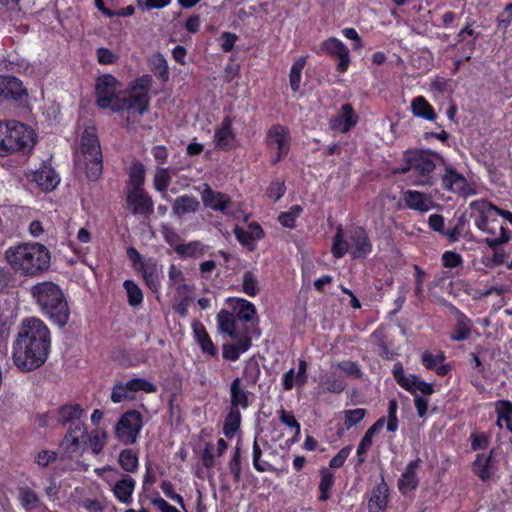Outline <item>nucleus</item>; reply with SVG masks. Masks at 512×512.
<instances>
[{"instance_id": "1", "label": "nucleus", "mask_w": 512, "mask_h": 512, "mask_svg": "<svg viewBox=\"0 0 512 512\" xmlns=\"http://www.w3.org/2000/svg\"><path fill=\"white\" fill-rule=\"evenodd\" d=\"M51 344L50 331L39 318L30 317L21 322L13 344V362L22 371H32L47 359Z\"/></svg>"}, {"instance_id": "2", "label": "nucleus", "mask_w": 512, "mask_h": 512, "mask_svg": "<svg viewBox=\"0 0 512 512\" xmlns=\"http://www.w3.org/2000/svg\"><path fill=\"white\" fill-rule=\"evenodd\" d=\"M120 88L114 76L105 74L98 77L95 84L96 103L101 109L109 108L113 112L126 111L128 120L134 122L148 109V89L145 86H136L127 95L121 96L118 93Z\"/></svg>"}, {"instance_id": "3", "label": "nucleus", "mask_w": 512, "mask_h": 512, "mask_svg": "<svg viewBox=\"0 0 512 512\" xmlns=\"http://www.w3.org/2000/svg\"><path fill=\"white\" fill-rule=\"evenodd\" d=\"M5 258L13 269L27 276L37 275L50 264L49 251L39 243L11 246L5 251Z\"/></svg>"}, {"instance_id": "4", "label": "nucleus", "mask_w": 512, "mask_h": 512, "mask_svg": "<svg viewBox=\"0 0 512 512\" xmlns=\"http://www.w3.org/2000/svg\"><path fill=\"white\" fill-rule=\"evenodd\" d=\"M32 297L40 307L42 313L54 324L64 327L70 311L61 289L53 282H41L32 286Z\"/></svg>"}, {"instance_id": "5", "label": "nucleus", "mask_w": 512, "mask_h": 512, "mask_svg": "<svg viewBox=\"0 0 512 512\" xmlns=\"http://www.w3.org/2000/svg\"><path fill=\"white\" fill-rule=\"evenodd\" d=\"M442 157L431 151H415L407 158L409 169L416 175L414 184L417 186H432L435 178L432 176L437 161Z\"/></svg>"}, {"instance_id": "6", "label": "nucleus", "mask_w": 512, "mask_h": 512, "mask_svg": "<svg viewBox=\"0 0 512 512\" xmlns=\"http://www.w3.org/2000/svg\"><path fill=\"white\" fill-rule=\"evenodd\" d=\"M81 151L84 155L86 175L96 180L102 173V153L94 128L86 129L81 136Z\"/></svg>"}, {"instance_id": "7", "label": "nucleus", "mask_w": 512, "mask_h": 512, "mask_svg": "<svg viewBox=\"0 0 512 512\" xmlns=\"http://www.w3.org/2000/svg\"><path fill=\"white\" fill-rule=\"evenodd\" d=\"M5 156L14 152L30 151L35 144V132L15 120L6 122Z\"/></svg>"}, {"instance_id": "8", "label": "nucleus", "mask_w": 512, "mask_h": 512, "mask_svg": "<svg viewBox=\"0 0 512 512\" xmlns=\"http://www.w3.org/2000/svg\"><path fill=\"white\" fill-rule=\"evenodd\" d=\"M143 427V419L140 412L130 410L124 413L115 427L116 438L124 445H132L137 441Z\"/></svg>"}, {"instance_id": "9", "label": "nucleus", "mask_w": 512, "mask_h": 512, "mask_svg": "<svg viewBox=\"0 0 512 512\" xmlns=\"http://www.w3.org/2000/svg\"><path fill=\"white\" fill-rule=\"evenodd\" d=\"M442 185L444 189L463 197L476 194L474 185L469 183L462 174L450 165L445 168V173L442 176Z\"/></svg>"}, {"instance_id": "10", "label": "nucleus", "mask_w": 512, "mask_h": 512, "mask_svg": "<svg viewBox=\"0 0 512 512\" xmlns=\"http://www.w3.org/2000/svg\"><path fill=\"white\" fill-rule=\"evenodd\" d=\"M87 428L84 423H72L65 433L61 447L69 455L81 454L85 449Z\"/></svg>"}, {"instance_id": "11", "label": "nucleus", "mask_w": 512, "mask_h": 512, "mask_svg": "<svg viewBox=\"0 0 512 512\" xmlns=\"http://www.w3.org/2000/svg\"><path fill=\"white\" fill-rule=\"evenodd\" d=\"M266 140L268 146L276 151V157L273 159L274 163L281 161L287 156L291 144V137L287 128L281 125L271 127Z\"/></svg>"}, {"instance_id": "12", "label": "nucleus", "mask_w": 512, "mask_h": 512, "mask_svg": "<svg viewBox=\"0 0 512 512\" xmlns=\"http://www.w3.org/2000/svg\"><path fill=\"white\" fill-rule=\"evenodd\" d=\"M319 52H325L336 59L338 61L336 69L340 73H345L348 70L351 61L349 49L338 38L330 37L323 41Z\"/></svg>"}, {"instance_id": "13", "label": "nucleus", "mask_w": 512, "mask_h": 512, "mask_svg": "<svg viewBox=\"0 0 512 512\" xmlns=\"http://www.w3.org/2000/svg\"><path fill=\"white\" fill-rule=\"evenodd\" d=\"M393 376L396 382L406 391L416 394L421 392L424 395H430L433 393V387L431 384L424 382L418 376L409 374L405 375L401 364H395L393 368Z\"/></svg>"}, {"instance_id": "14", "label": "nucleus", "mask_w": 512, "mask_h": 512, "mask_svg": "<svg viewBox=\"0 0 512 512\" xmlns=\"http://www.w3.org/2000/svg\"><path fill=\"white\" fill-rule=\"evenodd\" d=\"M26 176L30 182L35 183L45 192L54 190L60 182L58 174L49 165H42L36 170H31Z\"/></svg>"}, {"instance_id": "15", "label": "nucleus", "mask_w": 512, "mask_h": 512, "mask_svg": "<svg viewBox=\"0 0 512 512\" xmlns=\"http://www.w3.org/2000/svg\"><path fill=\"white\" fill-rule=\"evenodd\" d=\"M496 224L497 223L494 220L486 224L481 222L478 228L480 231L487 234V237L484 239V243L491 249H496V247L508 243L511 239L508 229L503 225L497 227Z\"/></svg>"}, {"instance_id": "16", "label": "nucleus", "mask_w": 512, "mask_h": 512, "mask_svg": "<svg viewBox=\"0 0 512 512\" xmlns=\"http://www.w3.org/2000/svg\"><path fill=\"white\" fill-rule=\"evenodd\" d=\"M126 193L127 207L133 214L146 215L153 212V201L144 189Z\"/></svg>"}, {"instance_id": "17", "label": "nucleus", "mask_w": 512, "mask_h": 512, "mask_svg": "<svg viewBox=\"0 0 512 512\" xmlns=\"http://www.w3.org/2000/svg\"><path fill=\"white\" fill-rule=\"evenodd\" d=\"M402 199L406 207L421 213L428 212L435 206L430 194L416 190L404 191Z\"/></svg>"}, {"instance_id": "18", "label": "nucleus", "mask_w": 512, "mask_h": 512, "mask_svg": "<svg viewBox=\"0 0 512 512\" xmlns=\"http://www.w3.org/2000/svg\"><path fill=\"white\" fill-rule=\"evenodd\" d=\"M350 251L353 257H366L372 250L367 233L362 228H354L349 233Z\"/></svg>"}, {"instance_id": "19", "label": "nucleus", "mask_w": 512, "mask_h": 512, "mask_svg": "<svg viewBox=\"0 0 512 512\" xmlns=\"http://www.w3.org/2000/svg\"><path fill=\"white\" fill-rule=\"evenodd\" d=\"M357 115L350 104H344L341 106L338 114L331 119L330 127L332 130L347 133L357 123Z\"/></svg>"}, {"instance_id": "20", "label": "nucleus", "mask_w": 512, "mask_h": 512, "mask_svg": "<svg viewBox=\"0 0 512 512\" xmlns=\"http://www.w3.org/2000/svg\"><path fill=\"white\" fill-rule=\"evenodd\" d=\"M168 286L174 290L179 297L191 299L190 296L193 292V287L185 280L182 270L175 265L169 267Z\"/></svg>"}, {"instance_id": "21", "label": "nucleus", "mask_w": 512, "mask_h": 512, "mask_svg": "<svg viewBox=\"0 0 512 512\" xmlns=\"http://www.w3.org/2000/svg\"><path fill=\"white\" fill-rule=\"evenodd\" d=\"M201 199L206 207L221 212H225L231 203L228 195L213 191L208 184L203 185Z\"/></svg>"}, {"instance_id": "22", "label": "nucleus", "mask_w": 512, "mask_h": 512, "mask_svg": "<svg viewBox=\"0 0 512 512\" xmlns=\"http://www.w3.org/2000/svg\"><path fill=\"white\" fill-rule=\"evenodd\" d=\"M470 208L472 211V217L474 218L475 226L477 228H479V224L481 222L486 224L490 221H493V214H497V210H500V208L494 206L492 203L485 199L472 201L470 203Z\"/></svg>"}, {"instance_id": "23", "label": "nucleus", "mask_w": 512, "mask_h": 512, "mask_svg": "<svg viewBox=\"0 0 512 512\" xmlns=\"http://www.w3.org/2000/svg\"><path fill=\"white\" fill-rule=\"evenodd\" d=\"M307 362L304 359H299L298 370L294 368L289 369L284 373L282 378V386L285 391L292 390L295 386H303L307 382Z\"/></svg>"}, {"instance_id": "24", "label": "nucleus", "mask_w": 512, "mask_h": 512, "mask_svg": "<svg viewBox=\"0 0 512 512\" xmlns=\"http://www.w3.org/2000/svg\"><path fill=\"white\" fill-rule=\"evenodd\" d=\"M385 424L384 418H379L364 434L363 438L361 439L357 450H356V457L357 461L355 466H361L365 462V454L370 449L372 445V438L373 436L381 431Z\"/></svg>"}, {"instance_id": "25", "label": "nucleus", "mask_w": 512, "mask_h": 512, "mask_svg": "<svg viewBox=\"0 0 512 512\" xmlns=\"http://www.w3.org/2000/svg\"><path fill=\"white\" fill-rule=\"evenodd\" d=\"M84 410L79 404H65L57 408L54 417L57 423L67 425L72 423H81L79 420L83 416Z\"/></svg>"}, {"instance_id": "26", "label": "nucleus", "mask_w": 512, "mask_h": 512, "mask_svg": "<svg viewBox=\"0 0 512 512\" xmlns=\"http://www.w3.org/2000/svg\"><path fill=\"white\" fill-rule=\"evenodd\" d=\"M235 133L232 130V120L225 117L218 129L214 133V143L216 147L227 150L234 145Z\"/></svg>"}, {"instance_id": "27", "label": "nucleus", "mask_w": 512, "mask_h": 512, "mask_svg": "<svg viewBox=\"0 0 512 512\" xmlns=\"http://www.w3.org/2000/svg\"><path fill=\"white\" fill-rule=\"evenodd\" d=\"M25 93L22 82L13 76H0V100L18 99Z\"/></svg>"}, {"instance_id": "28", "label": "nucleus", "mask_w": 512, "mask_h": 512, "mask_svg": "<svg viewBox=\"0 0 512 512\" xmlns=\"http://www.w3.org/2000/svg\"><path fill=\"white\" fill-rule=\"evenodd\" d=\"M249 392L242 386L240 378H235L230 385V409L240 411L249 406Z\"/></svg>"}, {"instance_id": "29", "label": "nucleus", "mask_w": 512, "mask_h": 512, "mask_svg": "<svg viewBox=\"0 0 512 512\" xmlns=\"http://www.w3.org/2000/svg\"><path fill=\"white\" fill-rule=\"evenodd\" d=\"M136 482L129 475H123L114 485H112V491L114 496L124 504H130L132 502V494L135 489Z\"/></svg>"}, {"instance_id": "30", "label": "nucleus", "mask_w": 512, "mask_h": 512, "mask_svg": "<svg viewBox=\"0 0 512 512\" xmlns=\"http://www.w3.org/2000/svg\"><path fill=\"white\" fill-rule=\"evenodd\" d=\"M234 234L237 240L249 249H254L255 242L262 238L263 230L257 223H252L247 229L236 226Z\"/></svg>"}, {"instance_id": "31", "label": "nucleus", "mask_w": 512, "mask_h": 512, "mask_svg": "<svg viewBox=\"0 0 512 512\" xmlns=\"http://www.w3.org/2000/svg\"><path fill=\"white\" fill-rule=\"evenodd\" d=\"M420 466V460L411 461L405 471L402 473L399 481L398 487L402 493H408L414 489H416L418 485L417 478V470Z\"/></svg>"}, {"instance_id": "32", "label": "nucleus", "mask_w": 512, "mask_h": 512, "mask_svg": "<svg viewBox=\"0 0 512 512\" xmlns=\"http://www.w3.org/2000/svg\"><path fill=\"white\" fill-rule=\"evenodd\" d=\"M192 330L197 343L201 347L202 352L210 356H216L217 350L211 341L204 325L200 321L195 320L192 322Z\"/></svg>"}, {"instance_id": "33", "label": "nucleus", "mask_w": 512, "mask_h": 512, "mask_svg": "<svg viewBox=\"0 0 512 512\" xmlns=\"http://www.w3.org/2000/svg\"><path fill=\"white\" fill-rule=\"evenodd\" d=\"M250 346L251 339L249 336L238 337L236 343L223 345V358L229 361H236Z\"/></svg>"}, {"instance_id": "34", "label": "nucleus", "mask_w": 512, "mask_h": 512, "mask_svg": "<svg viewBox=\"0 0 512 512\" xmlns=\"http://www.w3.org/2000/svg\"><path fill=\"white\" fill-rule=\"evenodd\" d=\"M108 433L103 428H96L92 430L89 434L87 433V437L85 440V445H87L91 452L94 455L100 454L105 445L107 444Z\"/></svg>"}, {"instance_id": "35", "label": "nucleus", "mask_w": 512, "mask_h": 512, "mask_svg": "<svg viewBox=\"0 0 512 512\" xmlns=\"http://www.w3.org/2000/svg\"><path fill=\"white\" fill-rule=\"evenodd\" d=\"M217 322L219 329L223 332L229 335L232 339H237L238 337L244 336L243 334H240L236 329V317L226 311L221 310L217 315Z\"/></svg>"}, {"instance_id": "36", "label": "nucleus", "mask_w": 512, "mask_h": 512, "mask_svg": "<svg viewBox=\"0 0 512 512\" xmlns=\"http://www.w3.org/2000/svg\"><path fill=\"white\" fill-rule=\"evenodd\" d=\"M497 413L496 425L502 429L506 427L512 432V403L507 400H499L495 403Z\"/></svg>"}, {"instance_id": "37", "label": "nucleus", "mask_w": 512, "mask_h": 512, "mask_svg": "<svg viewBox=\"0 0 512 512\" xmlns=\"http://www.w3.org/2000/svg\"><path fill=\"white\" fill-rule=\"evenodd\" d=\"M388 487L386 484H379L372 492L368 502L369 512H384L387 505Z\"/></svg>"}, {"instance_id": "38", "label": "nucleus", "mask_w": 512, "mask_h": 512, "mask_svg": "<svg viewBox=\"0 0 512 512\" xmlns=\"http://www.w3.org/2000/svg\"><path fill=\"white\" fill-rule=\"evenodd\" d=\"M199 201L194 196L183 195L175 199L172 211L177 216L194 213L199 208Z\"/></svg>"}, {"instance_id": "39", "label": "nucleus", "mask_w": 512, "mask_h": 512, "mask_svg": "<svg viewBox=\"0 0 512 512\" xmlns=\"http://www.w3.org/2000/svg\"><path fill=\"white\" fill-rule=\"evenodd\" d=\"M411 110L414 116L428 121L436 119V113L430 103L423 97L418 96L411 102Z\"/></svg>"}, {"instance_id": "40", "label": "nucleus", "mask_w": 512, "mask_h": 512, "mask_svg": "<svg viewBox=\"0 0 512 512\" xmlns=\"http://www.w3.org/2000/svg\"><path fill=\"white\" fill-rule=\"evenodd\" d=\"M209 250V247L202 244L199 241H192L189 243H182L181 245H176V253L181 257H192L199 258L204 256Z\"/></svg>"}, {"instance_id": "41", "label": "nucleus", "mask_w": 512, "mask_h": 512, "mask_svg": "<svg viewBox=\"0 0 512 512\" xmlns=\"http://www.w3.org/2000/svg\"><path fill=\"white\" fill-rule=\"evenodd\" d=\"M145 181V168L142 163H134L129 170V180L126 192L143 189Z\"/></svg>"}, {"instance_id": "42", "label": "nucleus", "mask_w": 512, "mask_h": 512, "mask_svg": "<svg viewBox=\"0 0 512 512\" xmlns=\"http://www.w3.org/2000/svg\"><path fill=\"white\" fill-rule=\"evenodd\" d=\"M453 309L456 313V326L451 335V339L454 341L465 340L469 337L471 332L470 320L455 307Z\"/></svg>"}, {"instance_id": "43", "label": "nucleus", "mask_w": 512, "mask_h": 512, "mask_svg": "<svg viewBox=\"0 0 512 512\" xmlns=\"http://www.w3.org/2000/svg\"><path fill=\"white\" fill-rule=\"evenodd\" d=\"M141 271L146 284L154 291L160 286L161 271L155 263H145L141 266Z\"/></svg>"}, {"instance_id": "44", "label": "nucleus", "mask_w": 512, "mask_h": 512, "mask_svg": "<svg viewBox=\"0 0 512 512\" xmlns=\"http://www.w3.org/2000/svg\"><path fill=\"white\" fill-rule=\"evenodd\" d=\"M130 384L127 381H118L114 384L111 391V401L113 403H121L123 401H131L134 399L132 389L129 388Z\"/></svg>"}, {"instance_id": "45", "label": "nucleus", "mask_w": 512, "mask_h": 512, "mask_svg": "<svg viewBox=\"0 0 512 512\" xmlns=\"http://www.w3.org/2000/svg\"><path fill=\"white\" fill-rule=\"evenodd\" d=\"M307 56H300L292 64L289 72V84L294 92L299 91L302 71L306 65Z\"/></svg>"}, {"instance_id": "46", "label": "nucleus", "mask_w": 512, "mask_h": 512, "mask_svg": "<svg viewBox=\"0 0 512 512\" xmlns=\"http://www.w3.org/2000/svg\"><path fill=\"white\" fill-rule=\"evenodd\" d=\"M233 307L239 320L249 322L256 316V308L254 304L248 300L236 298Z\"/></svg>"}, {"instance_id": "47", "label": "nucleus", "mask_w": 512, "mask_h": 512, "mask_svg": "<svg viewBox=\"0 0 512 512\" xmlns=\"http://www.w3.org/2000/svg\"><path fill=\"white\" fill-rule=\"evenodd\" d=\"M242 291L250 297H255L260 292L259 280L253 272L247 271L243 274Z\"/></svg>"}, {"instance_id": "48", "label": "nucleus", "mask_w": 512, "mask_h": 512, "mask_svg": "<svg viewBox=\"0 0 512 512\" xmlns=\"http://www.w3.org/2000/svg\"><path fill=\"white\" fill-rule=\"evenodd\" d=\"M241 424V412L236 410L229 411L224 421L223 432L226 437L232 438Z\"/></svg>"}, {"instance_id": "49", "label": "nucleus", "mask_w": 512, "mask_h": 512, "mask_svg": "<svg viewBox=\"0 0 512 512\" xmlns=\"http://www.w3.org/2000/svg\"><path fill=\"white\" fill-rule=\"evenodd\" d=\"M320 476L321 479L319 483V499L321 501H326L329 498V491L334 483V474L328 468H322L320 470Z\"/></svg>"}, {"instance_id": "50", "label": "nucleus", "mask_w": 512, "mask_h": 512, "mask_svg": "<svg viewBox=\"0 0 512 512\" xmlns=\"http://www.w3.org/2000/svg\"><path fill=\"white\" fill-rule=\"evenodd\" d=\"M118 461L122 469L130 473L135 472L139 464L137 455L130 449L123 450Z\"/></svg>"}, {"instance_id": "51", "label": "nucleus", "mask_w": 512, "mask_h": 512, "mask_svg": "<svg viewBox=\"0 0 512 512\" xmlns=\"http://www.w3.org/2000/svg\"><path fill=\"white\" fill-rule=\"evenodd\" d=\"M349 250H350V240L347 241L344 239V235L342 233V227L339 226L337 228V233L334 237V242H333L332 249H331L332 254L336 258H341Z\"/></svg>"}, {"instance_id": "52", "label": "nucleus", "mask_w": 512, "mask_h": 512, "mask_svg": "<svg viewBox=\"0 0 512 512\" xmlns=\"http://www.w3.org/2000/svg\"><path fill=\"white\" fill-rule=\"evenodd\" d=\"M302 211L303 208L300 205H294L288 211L282 212L278 220L283 227L289 229L294 228L296 219L300 216Z\"/></svg>"}, {"instance_id": "53", "label": "nucleus", "mask_w": 512, "mask_h": 512, "mask_svg": "<svg viewBox=\"0 0 512 512\" xmlns=\"http://www.w3.org/2000/svg\"><path fill=\"white\" fill-rule=\"evenodd\" d=\"M123 286L127 292L128 302L131 306H138L143 301V294L139 286L132 280H126Z\"/></svg>"}, {"instance_id": "54", "label": "nucleus", "mask_w": 512, "mask_h": 512, "mask_svg": "<svg viewBox=\"0 0 512 512\" xmlns=\"http://www.w3.org/2000/svg\"><path fill=\"white\" fill-rule=\"evenodd\" d=\"M473 470L482 480H487L491 476L490 459L484 455H478L474 461Z\"/></svg>"}, {"instance_id": "55", "label": "nucleus", "mask_w": 512, "mask_h": 512, "mask_svg": "<svg viewBox=\"0 0 512 512\" xmlns=\"http://www.w3.org/2000/svg\"><path fill=\"white\" fill-rule=\"evenodd\" d=\"M128 382L133 394L141 391L145 393H155L157 391V386L144 378L134 377L129 379Z\"/></svg>"}, {"instance_id": "56", "label": "nucleus", "mask_w": 512, "mask_h": 512, "mask_svg": "<svg viewBox=\"0 0 512 512\" xmlns=\"http://www.w3.org/2000/svg\"><path fill=\"white\" fill-rule=\"evenodd\" d=\"M170 184V174L166 168H157L155 171L153 186L159 192H166Z\"/></svg>"}, {"instance_id": "57", "label": "nucleus", "mask_w": 512, "mask_h": 512, "mask_svg": "<svg viewBox=\"0 0 512 512\" xmlns=\"http://www.w3.org/2000/svg\"><path fill=\"white\" fill-rule=\"evenodd\" d=\"M366 416V410L363 408H355L344 411V425L346 429H350Z\"/></svg>"}, {"instance_id": "58", "label": "nucleus", "mask_w": 512, "mask_h": 512, "mask_svg": "<svg viewBox=\"0 0 512 512\" xmlns=\"http://www.w3.org/2000/svg\"><path fill=\"white\" fill-rule=\"evenodd\" d=\"M261 456H262V450H261L260 446L258 445L257 438H255V440L253 442V452H252L254 468L259 472H265V471L272 470V466L268 462L260 460Z\"/></svg>"}, {"instance_id": "59", "label": "nucleus", "mask_w": 512, "mask_h": 512, "mask_svg": "<svg viewBox=\"0 0 512 512\" xmlns=\"http://www.w3.org/2000/svg\"><path fill=\"white\" fill-rule=\"evenodd\" d=\"M20 500L25 509L36 508L39 503L38 495L29 488H22L20 490Z\"/></svg>"}, {"instance_id": "60", "label": "nucleus", "mask_w": 512, "mask_h": 512, "mask_svg": "<svg viewBox=\"0 0 512 512\" xmlns=\"http://www.w3.org/2000/svg\"><path fill=\"white\" fill-rule=\"evenodd\" d=\"M280 420L286 426L294 429L293 442L297 441L300 436V424L296 420L295 416L292 413L286 412L284 409H282L280 411Z\"/></svg>"}, {"instance_id": "61", "label": "nucleus", "mask_w": 512, "mask_h": 512, "mask_svg": "<svg viewBox=\"0 0 512 512\" xmlns=\"http://www.w3.org/2000/svg\"><path fill=\"white\" fill-rule=\"evenodd\" d=\"M321 387H323L324 391L332 392V393H340L344 390L345 384L341 379H337L333 376L325 377L321 383Z\"/></svg>"}, {"instance_id": "62", "label": "nucleus", "mask_w": 512, "mask_h": 512, "mask_svg": "<svg viewBox=\"0 0 512 512\" xmlns=\"http://www.w3.org/2000/svg\"><path fill=\"white\" fill-rule=\"evenodd\" d=\"M97 61L102 65H111L118 60V55L110 49L100 47L96 50Z\"/></svg>"}, {"instance_id": "63", "label": "nucleus", "mask_w": 512, "mask_h": 512, "mask_svg": "<svg viewBox=\"0 0 512 512\" xmlns=\"http://www.w3.org/2000/svg\"><path fill=\"white\" fill-rule=\"evenodd\" d=\"M57 458V453L51 450H42L37 453L35 457V461L40 467H47L53 462H55Z\"/></svg>"}, {"instance_id": "64", "label": "nucleus", "mask_w": 512, "mask_h": 512, "mask_svg": "<svg viewBox=\"0 0 512 512\" xmlns=\"http://www.w3.org/2000/svg\"><path fill=\"white\" fill-rule=\"evenodd\" d=\"M463 260L460 254L453 251H446L442 255V263L446 268H456L462 264Z\"/></svg>"}]
</instances>
